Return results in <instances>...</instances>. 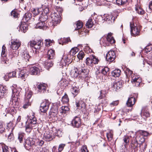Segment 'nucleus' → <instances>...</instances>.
I'll use <instances>...</instances> for the list:
<instances>
[{"instance_id": "58", "label": "nucleus", "mask_w": 152, "mask_h": 152, "mask_svg": "<svg viewBox=\"0 0 152 152\" xmlns=\"http://www.w3.org/2000/svg\"><path fill=\"white\" fill-rule=\"evenodd\" d=\"M45 45L46 46H50L52 45V44L54 42L53 40H50L49 39H47L45 40Z\"/></svg>"}, {"instance_id": "15", "label": "nucleus", "mask_w": 152, "mask_h": 152, "mask_svg": "<svg viewBox=\"0 0 152 152\" xmlns=\"http://www.w3.org/2000/svg\"><path fill=\"white\" fill-rule=\"evenodd\" d=\"M115 58V52L112 50L108 51L106 55V58L108 61L110 62L113 61Z\"/></svg>"}, {"instance_id": "4", "label": "nucleus", "mask_w": 152, "mask_h": 152, "mask_svg": "<svg viewBox=\"0 0 152 152\" xmlns=\"http://www.w3.org/2000/svg\"><path fill=\"white\" fill-rule=\"evenodd\" d=\"M25 99H24V102L23 106V108L24 109L27 108L29 106L31 105V102L29 99L31 97L32 92L28 88H25Z\"/></svg>"}, {"instance_id": "12", "label": "nucleus", "mask_w": 152, "mask_h": 152, "mask_svg": "<svg viewBox=\"0 0 152 152\" xmlns=\"http://www.w3.org/2000/svg\"><path fill=\"white\" fill-rule=\"evenodd\" d=\"M141 116L143 118V121L146 120V118L150 116V114L148 111V108L147 107H143L141 111Z\"/></svg>"}, {"instance_id": "50", "label": "nucleus", "mask_w": 152, "mask_h": 152, "mask_svg": "<svg viewBox=\"0 0 152 152\" xmlns=\"http://www.w3.org/2000/svg\"><path fill=\"white\" fill-rule=\"evenodd\" d=\"M92 56L88 57L86 58V63L88 66H92Z\"/></svg>"}, {"instance_id": "26", "label": "nucleus", "mask_w": 152, "mask_h": 152, "mask_svg": "<svg viewBox=\"0 0 152 152\" xmlns=\"http://www.w3.org/2000/svg\"><path fill=\"white\" fill-rule=\"evenodd\" d=\"M11 43V45L10 46V48L13 50L18 49L21 45L20 43L19 42L13 41H12Z\"/></svg>"}, {"instance_id": "64", "label": "nucleus", "mask_w": 152, "mask_h": 152, "mask_svg": "<svg viewBox=\"0 0 152 152\" xmlns=\"http://www.w3.org/2000/svg\"><path fill=\"white\" fill-rule=\"evenodd\" d=\"M11 16L15 18H18L19 16L18 13L15 11H12L11 12Z\"/></svg>"}, {"instance_id": "34", "label": "nucleus", "mask_w": 152, "mask_h": 152, "mask_svg": "<svg viewBox=\"0 0 152 152\" xmlns=\"http://www.w3.org/2000/svg\"><path fill=\"white\" fill-rule=\"evenodd\" d=\"M109 69L108 67H104V68L102 69L101 70V72L102 74L104 75L102 77V80L103 81H104L103 78L105 79L107 78V76L105 75L109 71Z\"/></svg>"}, {"instance_id": "29", "label": "nucleus", "mask_w": 152, "mask_h": 152, "mask_svg": "<svg viewBox=\"0 0 152 152\" xmlns=\"http://www.w3.org/2000/svg\"><path fill=\"white\" fill-rule=\"evenodd\" d=\"M31 14L29 12H27L24 15L23 20L25 22H27L28 21L31 19Z\"/></svg>"}, {"instance_id": "36", "label": "nucleus", "mask_w": 152, "mask_h": 152, "mask_svg": "<svg viewBox=\"0 0 152 152\" xmlns=\"http://www.w3.org/2000/svg\"><path fill=\"white\" fill-rule=\"evenodd\" d=\"M22 56L23 58L25 61L26 62L29 61V59L30 57L28 53L25 51H24L22 53Z\"/></svg>"}, {"instance_id": "53", "label": "nucleus", "mask_w": 152, "mask_h": 152, "mask_svg": "<svg viewBox=\"0 0 152 152\" xmlns=\"http://www.w3.org/2000/svg\"><path fill=\"white\" fill-rule=\"evenodd\" d=\"M79 51L78 48H74L72 49L69 52L70 55L72 56H74Z\"/></svg>"}, {"instance_id": "23", "label": "nucleus", "mask_w": 152, "mask_h": 152, "mask_svg": "<svg viewBox=\"0 0 152 152\" xmlns=\"http://www.w3.org/2000/svg\"><path fill=\"white\" fill-rule=\"evenodd\" d=\"M135 102V97L133 96H132L129 98L126 104L128 107H131L134 104Z\"/></svg>"}, {"instance_id": "5", "label": "nucleus", "mask_w": 152, "mask_h": 152, "mask_svg": "<svg viewBox=\"0 0 152 152\" xmlns=\"http://www.w3.org/2000/svg\"><path fill=\"white\" fill-rule=\"evenodd\" d=\"M136 133L131 132L126 135H125L123 137V141L124 144L127 145L129 144V140H131V145L132 147V143L134 140V138H137V137H135Z\"/></svg>"}, {"instance_id": "21", "label": "nucleus", "mask_w": 152, "mask_h": 152, "mask_svg": "<svg viewBox=\"0 0 152 152\" xmlns=\"http://www.w3.org/2000/svg\"><path fill=\"white\" fill-rule=\"evenodd\" d=\"M30 72L31 75H39L40 72V69L38 67H31Z\"/></svg>"}, {"instance_id": "10", "label": "nucleus", "mask_w": 152, "mask_h": 152, "mask_svg": "<svg viewBox=\"0 0 152 152\" xmlns=\"http://www.w3.org/2000/svg\"><path fill=\"white\" fill-rule=\"evenodd\" d=\"M131 78L132 83L135 85L136 86H139L142 82L141 78L139 75H135L134 74L133 76H132Z\"/></svg>"}, {"instance_id": "30", "label": "nucleus", "mask_w": 152, "mask_h": 152, "mask_svg": "<svg viewBox=\"0 0 152 152\" xmlns=\"http://www.w3.org/2000/svg\"><path fill=\"white\" fill-rule=\"evenodd\" d=\"M132 0H116V4L118 6H123L127 4L128 2L131 1Z\"/></svg>"}, {"instance_id": "43", "label": "nucleus", "mask_w": 152, "mask_h": 152, "mask_svg": "<svg viewBox=\"0 0 152 152\" xmlns=\"http://www.w3.org/2000/svg\"><path fill=\"white\" fill-rule=\"evenodd\" d=\"M94 24L91 18H90L86 23V28H91L93 27Z\"/></svg>"}, {"instance_id": "49", "label": "nucleus", "mask_w": 152, "mask_h": 152, "mask_svg": "<svg viewBox=\"0 0 152 152\" xmlns=\"http://www.w3.org/2000/svg\"><path fill=\"white\" fill-rule=\"evenodd\" d=\"M76 28L75 29V30H78L81 28L83 26V22L80 20H78L76 22Z\"/></svg>"}, {"instance_id": "31", "label": "nucleus", "mask_w": 152, "mask_h": 152, "mask_svg": "<svg viewBox=\"0 0 152 152\" xmlns=\"http://www.w3.org/2000/svg\"><path fill=\"white\" fill-rule=\"evenodd\" d=\"M71 41L69 38H61L60 40H59V43L63 45L68 44L69 42Z\"/></svg>"}, {"instance_id": "52", "label": "nucleus", "mask_w": 152, "mask_h": 152, "mask_svg": "<svg viewBox=\"0 0 152 152\" xmlns=\"http://www.w3.org/2000/svg\"><path fill=\"white\" fill-rule=\"evenodd\" d=\"M61 101L64 103H67L69 101V98L68 95L65 93L64 96L62 97Z\"/></svg>"}, {"instance_id": "57", "label": "nucleus", "mask_w": 152, "mask_h": 152, "mask_svg": "<svg viewBox=\"0 0 152 152\" xmlns=\"http://www.w3.org/2000/svg\"><path fill=\"white\" fill-rule=\"evenodd\" d=\"M92 66L94 65V64H98L99 62V59L96 58V57L94 55H92Z\"/></svg>"}, {"instance_id": "2", "label": "nucleus", "mask_w": 152, "mask_h": 152, "mask_svg": "<svg viewBox=\"0 0 152 152\" xmlns=\"http://www.w3.org/2000/svg\"><path fill=\"white\" fill-rule=\"evenodd\" d=\"M112 34L110 33L108 34L106 37L105 36L102 37L100 39V44L103 46H106L114 43L115 40Z\"/></svg>"}, {"instance_id": "48", "label": "nucleus", "mask_w": 152, "mask_h": 152, "mask_svg": "<svg viewBox=\"0 0 152 152\" xmlns=\"http://www.w3.org/2000/svg\"><path fill=\"white\" fill-rule=\"evenodd\" d=\"M24 134L22 132H19L18 134V140L20 143L23 142V139L24 137Z\"/></svg>"}, {"instance_id": "39", "label": "nucleus", "mask_w": 152, "mask_h": 152, "mask_svg": "<svg viewBox=\"0 0 152 152\" xmlns=\"http://www.w3.org/2000/svg\"><path fill=\"white\" fill-rule=\"evenodd\" d=\"M7 49L4 45H3L2 47V50L1 53V56L5 59L7 58L6 56L7 55Z\"/></svg>"}, {"instance_id": "24", "label": "nucleus", "mask_w": 152, "mask_h": 152, "mask_svg": "<svg viewBox=\"0 0 152 152\" xmlns=\"http://www.w3.org/2000/svg\"><path fill=\"white\" fill-rule=\"evenodd\" d=\"M44 138L47 141L52 140L53 139L52 133L49 132H46L45 133H44Z\"/></svg>"}, {"instance_id": "42", "label": "nucleus", "mask_w": 152, "mask_h": 152, "mask_svg": "<svg viewBox=\"0 0 152 152\" xmlns=\"http://www.w3.org/2000/svg\"><path fill=\"white\" fill-rule=\"evenodd\" d=\"M52 7L53 10L54 9L56 10V11L58 12V14L61 15V14L63 11V9L61 7L56 6H53Z\"/></svg>"}, {"instance_id": "54", "label": "nucleus", "mask_w": 152, "mask_h": 152, "mask_svg": "<svg viewBox=\"0 0 152 152\" xmlns=\"http://www.w3.org/2000/svg\"><path fill=\"white\" fill-rule=\"evenodd\" d=\"M50 10L48 7H45L42 10V14L47 15L49 13Z\"/></svg>"}, {"instance_id": "9", "label": "nucleus", "mask_w": 152, "mask_h": 152, "mask_svg": "<svg viewBox=\"0 0 152 152\" xmlns=\"http://www.w3.org/2000/svg\"><path fill=\"white\" fill-rule=\"evenodd\" d=\"M50 103L48 101L46 100L42 102L40 107V110L41 112L45 113L48 109Z\"/></svg>"}, {"instance_id": "51", "label": "nucleus", "mask_w": 152, "mask_h": 152, "mask_svg": "<svg viewBox=\"0 0 152 152\" xmlns=\"http://www.w3.org/2000/svg\"><path fill=\"white\" fill-rule=\"evenodd\" d=\"M106 136L108 141H111L113 138V134L112 131H110L106 133Z\"/></svg>"}, {"instance_id": "37", "label": "nucleus", "mask_w": 152, "mask_h": 152, "mask_svg": "<svg viewBox=\"0 0 152 152\" xmlns=\"http://www.w3.org/2000/svg\"><path fill=\"white\" fill-rule=\"evenodd\" d=\"M125 70V72L127 77H131L132 76H133V72L127 67H124V69Z\"/></svg>"}, {"instance_id": "46", "label": "nucleus", "mask_w": 152, "mask_h": 152, "mask_svg": "<svg viewBox=\"0 0 152 152\" xmlns=\"http://www.w3.org/2000/svg\"><path fill=\"white\" fill-rule=\"evenodd\" d=\"M139 133L140 134V135L138 136V135L135 136V137H140L142 136L143 137H147L149 134V133L146 131L144 130H140L139 131Z\"/></svg>"}, {"instance_id": "25", "label": "nucleus", "mask_w": 152, "mask_h": 152, "mask_svg": "<svg viewBox=\"0 0 152 152\" xmlns=\"http://www.w3.org/2000/svg\"><path fill=\"white\" fill-rule=\"evenodd\" d=\"M7 91L5 86L0 84V98H2L6 94Z\"/></svg>"}, {"instance_id": "16", "label": "nucleus", "mask_w": 152, "mask_h": 152, "mask_svg": "<svg viewBox=\"0 0 152 152\" xmlns=\"http://www.w3.org/2000/svg\"><path fill=\"white\" fill-rule=\"evenodd\" d=\"M58 108L57 106H54L50 110L49 115L50 117L55 118L57 117V115L58 113Z\"/></svg>"}, {"instance_id": "7", "label": "nucleus", "mask_w": 152, "mask_h": 152, "mask_svg": "<svg viewBox=\"0 0 152 152\" xmlns=\"http://www.w3.org/2000/svg\"><path fill=\"white\" fill-rule=\"evenodd\" d=\"M130 27L131 28V35L133 37L140 35V26H135L133 23L130 24Z\"/></svg>"}, {"instance_id": "11", "label": "nucleus", "mask_w": 152, "mask_h": 152, "mask_svg": "<svg viewBox=\"0 0 152 152\" xmlns=\"http://www.w3.org/2000/svg\"><path fill=\"white\" fill-rule=\"evenodd\" d=\"M71 124L74 127L79 128L81 124V121L79 117H75L72 121Z\"/></svg>"}, {"instance_id": "40", "label": "nucleus", "mask_w": 152, "mask_h": 152, "mask_svg": "<svg viewBox=\"0 0 152 152\" xmlns=\"http://www.w3.org/2000/svg\"><path fill=\"white\" fill-rule=\"evenodd\" d=\"M107 91L106 90H101L100 91V96H99L98 99H102L105 97L107 95Z\"/></svg>"}, {"instance_id": "56", "label": "nucleus", "mask_w": 152, "mask_h": 152, "mask_svg": "<svg viewBox=\"0 0 152 152\" xmlns=\"http://www.w3.org/2000/svg\"><path fill=\"white\" fill-rule=\"evenodd\" d=\"M44 143V141L41 140L37 139L36 140L35 142V145L36 146H41Z\"/></svg>"}, {"instance_id": "13", "label": "nucleus", "mask_w": 152, "mask_h": 152, "mask_svg": "<svg viewBox=\"0 0 152 152\" xmlns=\"http://www.w3.org/2000/svg\"><path fill=\"white\" fill-rule=\"evenodd\" d=\"M38 92L41 93H44L46 91V88L48 86L47 84L43 83H38L37 84Z\"/></svg>"}, {"instance_id": "62", "label": "nucleus", "mask_w": 152, "mask_h": 152, "mask_svg": "<svg viewBox=\"0 0 152 152\" xmlns=\"http://www.w3.org/2000/svg\"><path fill=\"white\" fill-rule=\"evenodd\" d=\"M79 30L78 33L80 36H85L86 34V30L85 28L80 29Z\"/></svg>"}, {"instance_id": "41", "label": "nucleus", "mask_w": 152, "mask_h": 152, "mask_svg": "<svg viewBox=\"0 0 152 152\" xmlns=\"http://www.w3.org/2000/svg\"><path fill=\"white\" fill-rule=\"evenodd\" d=\"M135 8L136 11L139 14L142 15L144 14L145 12V11L143 10L140 7L136 5Z\"/></svg>"}, {"instance_id": "1", "label": "nucleus", "mask_w": 152, "mask_h": 152, "mask_svg": "<svg viewBox=\"0 0 152 152\" xmlns=\"http://www.w3.org/2000/svg\"><path fill=\"white\" fill-rule=\"evenodd\" d=\"M134 140L132 143V147L133 148L135 151L137 150L138 148H140L141 151H144L147 147V144L145 142V139L142 136L137 137V138Z\"/></svg>"}, {"instance_id": "61", "label": "nucleus", "mask_w": 152, "mask_h": 152, "mask_svg": "<svg viewBox=\"0 0 152 152\" xmlns=\"http://www.w3.org/2000/svg\"><path fill=\"white\" fill-rule=\"evenodd\" d=\"M13 130V129H12L11 132L9 134L7 140L11 142L14 139V136L13 133L12 132V131Z\"/></svg>"}, {"instance_id": "6", "label": "nucleus", "mask_w": 152, "mask_h": 152, "mask_svg": "<svg viewBox=\"0 0 152 152\" xmlns=\"http://www.w3.org/2000/svg\"><path fill=\"white\" fill-rule=\"evenodd\" d=\"M23 144L24 147L27 150H31L35 145V141L32 138H27L24 140Z\"/></svg>"}, {"instance_id": "3", "label": "nucleus", "mask_w": 152, "mask_h": 152, "mask_svg": "<svg viewBox=\"0 0 152 152\" xmlns=\"http://www.w3.org/2000/svg\"><path fill=\"white\" fill-rule=\"evenodd\" d=\"M12 90V94L11 99L12 104L16 105L18 103L19 96L21 91V89L18 88H14Z\"/></svg>"}, {"instance_id": "19", "label": "nucleus", "mask_w": 152, "mask_h": 152, "mask_svg": "<svg viewBox=\"0 0 152 152\" xmlns=\"http://www.w3.org/2000/svg\"><path fill=\"white\" fill-rule=\"evenodd\" d=\"M123 82L122 81H118L111 84V88L115 91L117 90L122 87Z\"/></svg>"}, {"instance_id": "63", "label": "nucleus", "mask_w": 152, "mask_h": 152, "mask_svg": "<svg viewBox=\"0 0 152 152\" xmlns=\"http://www.w3.org/2000/svg\"><path fill=\"white\" fill-rule=\"evenodd\" d=\"M26 131L27 132L29 133L31 132L32 129V128L33 127L28 124H26L25 126Z\"/></svg>"}, {"instance_id": "8", "label": "nucleus", "mask_w": 152, "mask_h": 152, "mask_svg": "<svg viewBox=\"0 0 152 152\" xmlns=\"http://www.w3.org/2000/svg\"><path fill=\"white\" fill-rule=\"evenodd\" d=\"M28 117L26 124H28L33 127L36 126L37 125V120L34 114L32 113V115H30L29 116H28Z\"/></svg>"}, {"instance_id": "20", "label": "nucleus", "mask_w": 152, "mask_h": 152, "mask_svg": "<svg viewBox=\"0 0 152 152\" xmlns=\"http://www.w3.org/2000/svg\"><path fill=\"white\" fill-rule=\"evenodd\" d=\"M27 70L24 69L21 70L20 71L19 73L18 77H20L23 80L25 79L26 77H27L28 75V73L26 72Z\"/></svg>"}, {"instance_id": "33", "label": "nucleus", "mask_w": 152, "mask_h": 152, "mask_svg": "<svg viewBox=\"0 0 152 152\" xmlns=\"http://www.w3.org/2000/svg\"><path fill=\"white\" fill-rule=\"evenodd\" d=\"M46 27V25L45 23L40 21L36 24L35 28L40 29H44Z\"/></svg>"}, {"instance_id": "28", "label": "nucleus", "mask_w": 152, "mask_h": 152, "mask_svg": "<svg viewBox=\"0 0 152 152\" xmlns=\"http://www.w3.org/2000/svg\"><path fill=\"white\" fill-rule=\"evenodd\" d=\"M55 55L54 50L50 49L48 52L47 58L49 59H52L54 58Z\"/></svg>"}, {"instance_id": "22", "label": "nucleus", "mask_w": 152, "mask_h": 152, "mask_svg": "<svg viewBox=\"0 0 152 152\" xmlns=\"http://www.w3.org/2000/svg\"><path fill=\"white\" fill-rule=\"evenodd\" d=\"M79 67H74V69L71 70V75L74 77H77L79 74H80L79 71Z\"/></svg>"}, {"instance_id": "44", "label": "nucleus", "mask_w": 152, "mask_h": 152, "mask_svg": "<svg viewBox=\"0 0 152 152\" xmlns=\"http://www.w3.org/2000/svg\"><path fill=\"white\" fill-rule=\"evenodd\" d=\"M43 44L42 41L39 40L37 42V43L35 45H36L34 46V48L37 50L39 49Z\"/></svg>"}, {"instance_id": "27", "label": "nucleus", "mask_w": 152, "mask_h": 152, "mask_svg": "<svg viewBox=\"0 0 152 152\" xmlns=\"http://www.w3.org/2000/svg\"><path fill=\"white\" fill-rule=\"evenodd\" d=\"M86 67H79V71L80 74L84 75L83 77H86L89 72V69L86 68Z\"/></svg>"}, {"instance_id": "47", "label": "nucleus", "mask_w": 152, "mask_h": 152, "mask_svg": "<svg viewBox=\"0 0 152 152\" xmlns=\"http://www.w3.org/2000/svg\"><path fill=\"white\" fill-rule=\"evenodd\" d=\"M42 9L41 8H35L32 11V13L34 15L36 16L39 14H42Z\"/></svg>"}, {"instance_id": "38", "label": "nucleus", "mask_w": 152, "mask_h": 152, "mask_svg": "<svg viewBox=\"0 0 152 152\" xmlns=\"http://www.w3.org/2000/svg\"><path fill=\"white\" fill-rule=\"evenodd\" d=\"M121 70L119 69H115L113 71L111 74L112 76L114 77H118L120 75Z\"/></svg>"}, {"instance_id": "35", "label": "nucleus", "mask_w": 152, "mask_h": 152, "mask_svg": "<svg viewBox=\"0 0 152 152\" xmlns=\"http://www.w3.org/2000/svg\"><path fill=\"white\" fill-rule=\"evenodd\" d=\"M69 108L67 106H62L59 109V111L61 113H68Z\"/></svg>"}, {"instance_id": "14", "label": "nucleus", "mask_w": 152, "mask_h": 152, "mask_svg": "<svg viewBox=\"0 0 152 152\" xmlns=\"http://www.w3.org/2000/svg\"><path fill=\"white\" fill-rule=\"evenodd\" d=\"M18 28L19 29L18 30L19 31H21L24 33H25L28 30V25L25 22H21Z\"/></svg>"}, {"instance_id": "18", "label": "nucleus", "mask_w": 152, "mask_h": 152, "mask_svg": "<svg viewBox=\"0 0 152 152\" xmlns=\"http://www.w3.org/2000/svg\"><path fill=\"white\" fill-rule=\"evenodd\" d=\"M61 15L58 14L56 12H54V13H52L51 15V17L52 20L57 23L60 22L61 18Z\"/></svg>"}, {"instance_id": "45", "label": "nucleus", "mask_w": 152, "mask_h": 152, "mask_svg": "<svg viewBox=\"0 0 152 152\" xmlns=\"http://www.w3.org/2000/svg\"><path fill=\"white\" fill-rule=\"evenodd\" d=\"M59 85L62 88L66 87L68 86V82L65 80H61L59 83Z\"/></svg>"}, {"instance_id": "59", "label": "nucleus", "mask_w": 152, "mask_h": 152, "mask_svg": "<svg viewBox=\"0 0 152 152\" xmlns=\"http://www.w3.org/2000/svg\"><path fill=\"white\" fill-rule=\"evenodd\" d=\"M145 50L146 53L152 50V44H149L145 47Z\"/></svg>"}, {"instance_id": "17", "label": "nucleus", "mask_w": 152, "mask_h": 152, "mask_svg": "<svg viewBox=\"0 0 152 152\" xmlns=\"http://www.w3.org/2000/svg\"><path fill=\"white\" fill-rule=\"evenodd\" d=\"M86 99H80V100L78 101H76V105L77 109L85 108L86 107L85 101Z\"/></svg>"}, {"instance_id": "32", "label": "nucleus", "mask_w": 152, "mask_h": 152, "mask_svg": "<svg viewBox=\"0 0 152 152\" xmlns=\"http://www.w3.org/2000/svg\"><path fill=\"white\" fill-rule=\"evenodd\" d=\"M71 91L74 97L76 96L79 92V88L76 86L72 87Z\"/></svg>"}, {"instance_id": "60", "label": "nucleus", "mask_w": 152, "mask_h": 152, "mask_svg": "<svg viewBox=\"0 0 152 152\" xmlns=\"http://www.w3.org/2000/svg\"><path fill=\"white\" fill-rule=\"evenodd\" d=\"M53 65V63L52 61L48 60L45 61V66H52Z\"/></svg>"}, {"instance_id": "55", "label": "nucleus", "mask_w": 152, "mask_h": 152, "mask_svg": "<svg viewBox=\"0 0 152 152\" xmlns=\"http://www.w3.org/2000/svg\"><path fill=\"white\" fill-rule=\"evenodd\" d=\"M48 18V17L47 15L42 14V16L39 17V20L40 21L43 22L44 23H45V22L47 20Z\"/></svg>"}]
</instances>
